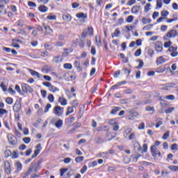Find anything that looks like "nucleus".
I'll return each mask as SVG.
<instances>
[{"mask_svg":"<svg viewBox=\"0 0 178 178\" xmlns=\"http://www.w3.org/2000/svg\"><path fill=\"white\" fill-rule=\"evenodd\" d=\"M22 90L23 91V92H30V94H33L34 90L33 88H31V87H30V86H29V84L27 83H22Z\"/></svg>","mask_w":178,"mask_h":178,"instance_id":"20e7f679","label":"nucleus"},{"mask_svg":"<svg viewBox=\"0 0 178 178\" xmlns=\"http://www.w3.org/2000/svg\"><path fill=\"white\" fill-rule=\"evenodd\" d=\"M168 169H170V170H172V172H177L178 166L177 165H170V166H168Z\"/></svg>","mask_w":178,"mask_h":178,"instance_id":"f704fd0d","label":"nucleus"},{"mask_svg":"<svg viewBox=\"0 0 178 178\" xmlns=\"http://www.w3.org/2000/svg\"><path fill=\"white\" fill-rule=\"evenodd\" d=\"M166 62V59L163 58V56H160L157 58L156 63L157 65H162L163 63H165Z\"/></svg>","mask_w":178,"mask_h":178,"instance_id":"ddd939ff","label":"nucleus"},{"mask_svg":"<svg viewBox=\"0 0 178 178\" xmlns=\"http://www.w3.org/2000/svg\"><path fill=\"white\" fill-rule=\"evenodd\" d=\"M113 122V120H111L109 121V124H111L113 126V131H118V130H119V125H118V122Z\"/></svg>","mask_w":178,"mask_h":178,"instance_id":"9b49d317","label":"nucleus"},{"mask_svg":"<svg viewBox=\"0 0 178 178\" xmlns=\"http://www.w3.org/2000/svg\"><path fill=\"white\" fill-rule=\"evenodd\" d=\"M6 13H8V11L5 9V5L0 4V15H6Z\"/></svg>","mask_w":178,"mask_h":178,"instance_id":"a211bd4d","label":"nucleus"},{"mask_svg":"<svg viewBox=\"0 0 178 178\" xmlns=\"http://www.w3.org/2000/svg\"><path fill=\"white\" fill-rule=\"evenodd\" d=\"M119 111H120V107H115L111 110V115H116Z\"/></svg>","mask_w":178,"mask_h":178,"instance_id":"72a5a7b5","label":"nucleus"},{"mask_svg":"<svg viewBox=\"0 0 178 178\" xmlns=\"http://www.w3.org/2000/svg\"><path fill=\"white\" fill-rule=\"evenodd\" d=\"M170 135V131H167L163 136H162L163 140H168L169 138V136Z\"/></svg>","mask_w":178,"mask_h":178,"instance_id":"4c0bfd02","label":"nucleus"},{"mask_svg":"<svg viewBox=\"0 0 178 178\" xmlns=\"http://www.w3.org/2000/svg\"><path fill=\"white\" fill-rule=\"evenodd\" d=\"M171 149H172V151H177V149H178L177 144H176V143L172 144L171 146Z\"/></svg>","mask_w":178,"mask_h":178,"instance_id":"bf43d9fd","label":"nucleus"},{"mask_svg":"<svg viewBox=\"0 0 178 178\" xmlns=\"http://www.w3.org/2000/svg\"><path fill=\"white\" fill-rule=\"evenodd\" d=\"M160 104L163 108H166V106H168V102L166 100H161Z\"/></svg>","mask_w":178,"mask_h":178,"instance_id":"603ef678","label":"nucleus"},{"mask_svg":"<svg viewBox=\"0 0 178 178\" xmlns=\"http://www.w3.org/2000/svg\"><path fill=\"white\" fill-rule=\"evenodd\" d=\"M41 163H42V160H39L36 162H33L31 163L30 167L28 168L31 171V173H37L38 170L41 169Z\"/></svg>","mask_w":178,"mask_h":178,"instance_id":"f257e3e1","label":"nucleus"},{"mask_svg":"<svg viewBox=\"0 0 178 178\" xmlns=\"http://www.w3.org/2000/svg\"><path fill=\"white\" fill-rule=\"evenodd\" d=\"M154 48L156 52H162V51H163V44H162V42H156Z\"/></svg>","mask_w":178,"mask_h":178,"instance_id":"0eeeda50","label":"nucleus"},{"mask_svg":"<svg viewBox=\"0 0 178 178\" xmlns=\"http://www.w3.org/2000/svg\"><path fill=\"white\" fill-rule=\"evenodd\" d=\"M6 158H9V156H12V152L10 150L7 149L4 152Z\"/></svg>","mask_w":178,"mask_h":178,"instance_id":"ea45409f","label":"nucleus"},{"mask_svg":"<svg viewBox=\"0 0 178 178\" xmlns=\"http://www.w3.org/2000/svg\"><path fill=\"white\" fill-rule=\"evenodd\" d=\"M141 52H142L141 49H138V50L136 51V52L134 53V55L136 56H140L141 55Z\"/></svg>","mask_w":178,"mask_h":178,"instance_id":"69168bd1","label":"nucleus"},{"mask_svg":"<svg viewBox=\"0 0 178 178\" xmlns=\"http://www.w3.org/2000/svg\"><path fill=\"white\" fill-rule=\"evenodd\" d=\"M147 54L148 55H149V56H151V58H152L155 54V51L152 49H149L147 51Z\"/></svg>","mask_w":178,"mask_h":178,"instance_id":"37998d69","label":"nucleus"},{"mask_svg":"<svg viewBox=\"0 0 178 178\" xmlns=\"http://www.w3.org/2000/svg\"><path fill=\"white\" fill-rule=\"evenodd\" d=\"M133 20H134V17L133 15H129L127 18V23H131V22H133Z\"/></svg>","mask_w":178,"mask_h":178,"instance_id":"864d4df0","label":"nucleus"},{"mask_svg":"<svg viewBox=\"0 0 178 178\" xmlns=\"http://www.w3.org/2000/svg\"><path fill=\"white\" fill-rule=\"evenodd\" d=\"M58 102H60L62 106H65V105H67V100L63 97H59Z\"/></svg>","mask_w":178,"mask_h":178,"instance_id":"f3484780","label":"nucleus"},{"mask_svg":"<svg viewBox=\"0 0 178 178\" xmlns=\"http://www.w3.org/2000/svg\"><path fill=\"white\" fill-rule=\"evenodd\" d=\"M172 42L169 40L168 42H165L164 43V48H170V45H172Z\"/></svg>","mask_w":178,"mask_h":178,"instance_id":"3c124183","label":"nucleus"},{"mask_svg":"<svg viewBox=\"0 0 178 178\" xmlns=\"http://www.w3.org/2000/svg\"><path fill=\"white\" fill-rule=\"evenodd\" d=\"M6 102H7L8 105H12V104H13V99L12 97H7L6 99Z\"/></svg>","mask_w":178,"mask_h":178,"instance_id":"49530a36","label":"nucleus"},{"mask_svg":"<svg viewBox=\"0 0 178 178\" xmlns=\"http://www.w3.org/2000/svg\"><path fill=\"white\" fill-rule=\"evenodd\" d=\"M72 52H73V49L65 48L64 49V51L63 52V56L64 57L69 56V54H72Z\"/></svg>","mask_w":178,"mask_h":178,"instance_id":"f8f14e48","label":"nucleus"},{"mask_svg":"<svg viewBox=\"0 0 178 178\" xmlns=\"http://www.w3.org/2000/svg\"><path fill=\"white\" fill-rule=\"evenodd\" d=\"M156 72L157 73H163V72H165V68L162 67H159V68L156 69Z\"/></svg>","mask_w":178,"mask_h":178,"instance_id":"052dcab7","label":"nucleus"},{"mask_svg":"<svg viewBox=\"0 0 178 178\" xmlns=\"http://www.w3.org/2000/svg\"><path fill=\"white\" fill-rule=\"evenodd\" d=\"M169 15V12L168 11H167V10H163L162 12H161V16H162V17H166L167 16H168Z\"/></svg>","mask_w":178,"mask_h":178,"instance_id":"13d9d810","label":"nucleus"},{"mask_svg":"<svg viewBox=\"0 0 178 178\" xmlns=\"http://www.w3.org/2000/svg\"><path fill=\"white\" fill-rule=\"evenodd\" d=\"M63 67L64 69H67V70H72L73 69V66L70 63H65Z\"/></svg>","mask_w":178,"mask_h":178,"instance_id":"7c9ffc66","label":"nucleus"},{"mask_svg":"<svg viewBox=\"0 0 178 178\" xmlns=\"http://www.w3.org/2000/svg\"><path fill=\"white\" fill-rule=\"evenodd\" d=\"M156 145H152V147H151V148H150V151H151V153H152V156H153V158L154 159H156V153L158 152L157 151H156Z\"/></svg>","mask_w":178,"mask_h":178,"instance_id":"9d476101","label":"nucleus"},{"mask_svg":"<svg viewBox=\"0 0 178 178\" xmlns=\"http://www.w3.org/2000/svg\"><path fill=\"white\" fill-rule=\"evenodd\" d=\"M51 104H47L44 107V113L49 112V109H51Z\"/></svg>","mask_w":178,"mask_h":178,"instance_id":"c03bdc74","label":"nucleus"},{"mask_svg":"<svg viewBox=\"0 0 178 178\" xmlns=\"http://www.w3.org/2000/svg\"><path fill=\"white\" fill-rule=\"evenodd\" d=\"M17 26H18V27H24V20L19 19L17 22Z\"/></svg>","mask_w":178,"mask_h":178,"instance_id":"c9c22d12","label":"nucleus"},{"mask_svg":"<svg viewBox=\"0 0 178 178\" xmlns=\"http://www.w3.org/2000/svg\"><path fill=\"white\" fill-rule=\"evenodd\" d=\"M76 17L78 19H87V15L84 13H79L76 14Z\"/></svg>","mask_w":178,"mask_h":178,"instance_id":"cd10ccee","label":"nucleus"},{"mask_svg":"<svg viewBox=\"0 0 178 178\" xmlns=\"http://www.w3.org/2000/svg\"><path fill=\"white\" fill-rule=\"evenodd\" d=\"M83 161H84V156H77L75 158V161L76 162V163H80V162H83Z\"/></svg>","mask_w":178,"mask_h":178,"instance_id":"e433bc0d","label":"nucleus"},{"mask_svg":"<svg viewBox=\"0 0 178 178\" xmlns=\"http://www.w3.org/2000/svg\"><path fill=\"white\" fill-rule=\"evenodd\" d=\"M78 106H79V101L77 99L73 100L71 108H72L73 109L74 108H77Z\"/></svg>","mask_w":178,"mask_h":178,"instance_id":"473e14b6","label":"nucleus"},{"mask_svg":"<svg viewBox=\"0 0 178 178\" xmlns=\"http://www.w3.org/2000/svg\"><path fill=\"white\" fill-rule=\"evenodd\" d=\"M53 62L54 63H59L60 62H62V60H60V56H56L54 57Z\"/></svg>","mask_w":178,"mask_h":178,"instance_id":"2f4dec72","label":"nucleus"},{"mask_svg":"<svg viewBox=\"0 0 178 178\" xmlns=\"http://www.w3.org/2000/svg\"><path fill=\"white\" fill-rule=\"evenodd\" d=\"M63 107L56 106L54 108V113L56 114V116H62V115H63Z\"/></svg>","mask_w":178,"mask_h":178,"instance_id":"39448f33","label":"nucleus"},{"mask_svg":"<svg viewBox=\"0 0 178 178\" xmlns=\"http://www.w3.org/2000/svg\"><path fill=\"white\" fill-rule=\"evenodd\" d=\"M36 149L34 151V153L31 156V159H34V158H36V156H38L40 152H41V149H42V147H41V143L38 144L35 146Z\"/></svg>","mask_w":178,"mask_h":178,"instance_id":"423d86ee","label":"nucleus"},{"mask_svg":"<svg viewBox=\"0 0 178 178\" xmlns=\"http://www.w3.org/2000/svg\"><path fill=\"white\" fill-rule=\"evenodd\" d=\"M153 26L152 24L147 25L143 28V30H147V31L151 29V28Z\"/></svg>","mask_w":178,"mask_h":178,"instance_id":"338daca9","label":"nucleus"},{"mask_svg":"<svg viewBox=\"0 0 178 178\" xmlns=\"http://www.w3.org/2000/svg\"><path fill=\"white\" fill-rule=\"evenodd\" d=\"M74 65L75 67H76L78 72H81V70H83V67L80 66V62L75 61Z\"/></svg>","mask_w":178,"mask_h":178,"instance_id":"b1692460","label":"nucleus"},{"mask_svg":"<svg viewBox=\"0 0 178 178\" xmlns=\"http://www.w3.org/2000/svg\"><path fill=\"white\" fill-rule=\"evenodd\" d=\"M73 112H74V111L73 110V107H68L65 115L69 116V115H70V113H73Z\"/></svg>","mask_w":178,"mask_h":178,"instance_id":"58836bf2","label":"nucleus"},{"mask_svg":"<svg viewBox=\"0 0 178 178\" xmlns=\"http://www.w3.org/2000/svg\"><path fill=\"white\" fill-rule=\"evenodd\" d=\"M120 35V29L119 28L116 29L113 33H112L111 37L114 38V37H119Z\"/></svg>","mask_w":178,"mask_h":178,"instance_id":"412c9836","label":"nucleus"},{"mask_svg":"<svg viewBox=\"0 0 178 178\" xmlns=\"http://www.w3.org/2000/svg\"><path fill=\"white\" fill-rule=\"evenodd\" d=\"M40 176H41V174L38 173V172H35L33 173L31 176V178H37V177H40Z\"/></svg>","mask_w":178,"mask_h":178,"instance_id":"774afa93","label":"nucleus"},{"mask_svg":"<svg viewBox=\"0 0 178 178\" xmlns=\"http://www.w3.org/2000/svg\"><path fill=\"white\" fill-rule=\"evenodd\" d=\"M175 111V107L168 108L167 110H165V113H172Z\"/></svg>","mask_w":178,"mask_h":178,"instance_id":"680f3d73","label":"nucleus"},{"mask_svg":"<svg viewBox=\"0 0 178 178\" xmlns=\"http://www.w3.org/2000/svg\"><path fill=\"white\" fill-rule=\"evenodd\" d=\"M88 31L89 33L90 36L94 35V29H92V27H88Z\"/></svg>","mask_w":178,"mask_h":178,"instance_id":"09e8293b","label":"nucleus"},{"mask_svg":"<svg viewBox=\"0 0 178 178\" xmlns=\"http://www.w3.org/2000/svg\"><path fill=\"white\" fill-rule=\"evenodd\" d=\"M0 87H1V88H2V90L4 92H6V91H8V88H6V86H5V83H3V82H2L0 84Z\"/></svg>","mask_w":178,"mask_h":178,"instance_id":"de8ad7c7","label":"nucleus"},{"mask_svg":"<svg viewBox=\"0 0 178 178\" xmlns=\"http://www.w3.org/2000/svg\"><path fill=\"white\" fill-rule=\"evenodd\" d=\"M95 142L96 143V144H102L105 141L102 137H95Z\"/></svg>","mask_w":178,"mask_h":178,"instance_id":"5701e85b","label":"nucleus"},{"mask_svg":"<svg viewBox=\"0 0 178 178\" xmlns=\"http://www.w3.org/2000/svg\"><path fill=\"white\" fill-rule=\"evenodd\" d=\"M75 118L74 117L72 116V117H69L68 118H67L65 120V122L67 124H72V123H73V122H74Z\"/></svg>","mask_w":178,"mask_h":178,"instance_id":"393cba45","label":"nucleus"},{"mask_svg":"<svg viewBox=\"0 0 178 178\" xmlns=\"http://www.w3.org/2000/svg\"><path fill=\"white\" fill-rule=\"evenodd\" d=\"M29 72H30L31 76H35L36 77H38V79H41V77H42V74H40V73H38L36 71H34L33 70H29Z\"/></svg>","mask_w":178,"mask_h":178,"instance_id":"2eb2a0df","label":"nucleus"},{"mask_svg":"<svg viewBox=\"0 0 178 178\" xmlns=\"http://www.w3.org/2000/svg\"><path fill=\"white\" fill-rule=\"evenodd\" d=\"M178 32L177 31H175L173 29L168 31L165 35L163 36L164 41H168V38H175V37H177Z\"/></svg>","mask_w":178,"mask_h":178,"instance_id":"f03ea898","label":"nucleus"},{"mask_svg":"<svg viewBox=\"0 0 178 178\" xmlns=\"http://www.w3.org/2000/svg\"><path fill=\"white\" fill-rule=\"evenodd\" d=\"M132 13H134L135 15H137L138 12H140V6H134L131 8Z\"/></svg>","mask_w":178,"mask_h":178,"instance_id":"aec40b11","label":"nucleus"},{"mask_svg":"<svg viewBox=\"0 0 178 178\" xmlns=\"http://www.w3.org/2000/svg\"><path fill=\"white\" fill-rule=\"evenodd\" d=\"M168 51L170 52H175L177 51V47H172L171 46L169 49H168Z\"/></svg>","mask_w":178,"mask_h":178,"instance_id":"6e6d98bb","label":"nucleus"},{"mask_svg":"<svg viewBox=\"0 0 178 178\" xmlns=\"http://www.w3.org/2000/svg\"><path fill=\"white\" fill-rule=\"evenodd\" d=\"M49 91L51 92H58L59 91V88H56L54 86L51 85L50 88H49Z\"/></svg>","mask_w":178,"mask_h":178,"instance_id":"c85d7f7f","label":"nucleus"},{"mask_svg":"<svg viewBox=\"0 0 178 178\" xmlns=\"http://www.w3.org/2000/svg\"><path fill=\"white\" fill-rule=\"evenodd\" d=\"M145 110L147 111V112H154L155 111V108L154 107H151L149 106H146Z\"/></svg>","mask_w":178,"mask_h":178,"instance_id":"8fccbe9b","label":"nucleus"},{"mask_svg":"<svg viewBox=\"0 0 178 178\" xmlns=\"http://www.w3.org/2000/svg\"><path fill=\"white\" fill-rule=\"evenodd\" d=\"M31 175V171L28 169L26 172L22 174V178H27Z\"/></svg>","mask_w":178,"mask_h":178,"instance_id":"c756f323","label":"nucleus"},{"mask_svg":"<svg viewBox=\"0 0 178 178\" xmlns=\"http://www.w3.org/2000/svg\"><path fill=\"white\" fill-rule=\"evenodd\" d=\"M55 126L57 129H60L62 126H63V120H58L56 123Z\"/></svg>","mask_w":178,"mask_h":178,"instance_id":"4be33fe9","label":"nucleus"},{"mask_svg":"<svg viewBox=\"0 0 178 178\" xmlns=\"http://www.w3.org/2000/svg\"><path fill=\"white\" fill-rule=\"evenodd\" d=\"M43 27L46 31V33H44L45 35H47V34H52V33L54 32L51 27H49V26H46L45 24H43Z\"/></svg>","mask_w":178,"mask_h":178,"instance_id":"4468645a","label":"nucleus"},{"mask_svg":"<svg viewBox=\"0 0 178 178\" xmlns=\"http://www.w3.org/2000/svg\"><path fill=\"white\" fill-rule=\"evenodd\" d=\"M47 98L49 102H54V101H55V97H54L52 94H49Z\"/></svg>","mask_w":178,"mask_h":178,"instance_id":"a18cd8bd","label":"nucleus"},{"mask_svg":"<svg viewBox=\"0 0 178 178\" xmlns=\"http://www.w3.org/2000/svg\"><path fill=\"white\" fill-rule=\"evenodd\" d=\"M16 166H17V173H19V172H20V170H22V169L23 168V165L22 164V163L17 161L16 163Z\"/></svg>","mask_w":178,"mask_h":178,"instance_id":"bb28decb","label":"nucleus"},{"mask_svg":"<svg viewBox=\"0 0 178 178\" xmlns=\"http://www.w3.org/2000/svg\"><path fill=\"white\" fill-rule=\"evenodd\" d=\"M23 141L24 143H25V144H30V141H31V138L29 137H26L23 138Z\"/></svg>","mask_w":178,"mask_h":178,"instance_id":"4d7b16f0","label":"nucleus"},{"mask_svg":"<svg viewBox=\"0 0 178 178\" xmlns=\"http://www.w3.org/2000/svg\"><path fill=\"white\" fill-rule=\"evenodd\" d=\"M7 138L9 144L11 145H17V138L16 136L12 135V134H8L7 136Z\"/></svg>","mask_w":178,"mask_h":178,"instance_id":"7ed1b4c3","label":"nucleus"},{"mask_svg":"<svg viewBox=\"0 0 178 178\" xmlns=\"http://www.w3.org/2000/svg\"><path fill=\"white\" fill-rule=\"evenodd\" d=\"M150 6H151V3L146 4V6H145V13H148V11L151 10V8H149Z\"/></svg>","mask_w":178,"mask_h":178,"instance_id":"e2e57ef3","label":"nucleus"},{"mask_svg":"<svg viewBox=\"0 0 178 178\" xmlns=\"http://www.w3.org/2000/svg\"><path fill=\"white\" fill-rule=\"evenodd\" d=\"M63 19L66 22H72V15L70 14L63 15Z\"/></svg>","mask_w":178,"mask_h":178,"instance_id":"6ab92c4d","label":"nucleus"},{"mask_svg":"<svg viewBox=\"0 0 178 178\" xmlns=\"http://www.w3.org/2000/svg\"><path fill=\"white\" fill-rule=\"evenodd\" d=\"M151 22H152V20L149 18H146V17L142 18L143 24H148L151 23Z\"/></svg>","mask_w":178,"mask_h":178,"instance_id":"a878e982","label":"nucleus"},{"mask_svg":"<svg viewBox=\"0 0 178 178\" xmlns=\"http://www.w3.org/2000/svg\"><path fill=\"white\" fill-rule=\"evenodd\" d=\"M156 9H161L162 8V0L156 1Z\"/></svg>","mask_w":178,"mask_h":178,"instance_id":"79ce46f5","label":"nucleus"},{"mask_svg":"<svg viewBox=\"0 0 178 178\" xmlns=\"http://www.w3.org/2000/svg\"><path fill=\"white\" fill-rule=\"evenodd\" d=\"M38 10L41 12L42 13H45L48 12V7L44 5H41L38 7Z\"/></svg>","mask_w":178,"mask_h":178,"instance_id":"dca6fc26","label":"nucleus"},{"mask_svg":"<svg viewBox=\"0 0 178 178\" xmlns=\"http://www.w3.org/2000/svg\"><path fill=\"white\" fill-rule=\"evenodd\" d=\"M138 62H139V65L138 67H136V69H141L143 66H144V61L140 59L138 60Z\"/></svg>","mask_w":178,"mask_h":178,"instance_id":"a19ab883","label":"nucleus"},{"mask_svg":"<svg viewBox=\"0 0 178 178\" xmlns=\"http://www.w3.org/2000/svg\"><path fill=\"white\" fill-rule=\"evenodd\" d=\"M165 99H169L170 101H173V100H175V95H167V96H165Z\"/></svg>","mask_w":178,"mask_h":178,"instance_id":"5fc2aeb1","label":"nucleus"},{"mask_svg":"<svg viewBox=\"0 0 178 178\" xmlns=\"http://www.w3.org/2000/svg\"><path fill=\"white\" fill-rule=\"evenodd\" d=\"M47 20H56V16L55 15H49L47 17Z\"/></svg>","mask_w":178,"mask_h":178,"instance_id":"0e129e2a","label":"nucleus"},{"mask_svg":"<svg viewBox=\"0 0 178 178\" xmlns=\"http://www.w3.org/2000/svg\"><path fill=\"white\" fill-rule=\"evenodd\" d=\"M129 113L131 116L129 118V120H134V119H136V118H137L139 115L138 113L134 109L130 110Z\"/></svg>","mask_w":178,"mask_h":178,"instance_id":"1a4fd4ad","label":"nucleus"},{"mask_svg":"<svg viewBox=\"0 0 178 178\" xmlns=\"http://www.w3.org/2000/svg\"><path fill=\"white\" fill-rule=\"evenodd\" d=\"M13 109L14 112H20V109H22V103H20L19 101L15 102L13 106Z\"/></svg>","mask_w":178,"mask_h":178,"instance_id":"6e6552de","label":"nucleus"}]
</instances>
